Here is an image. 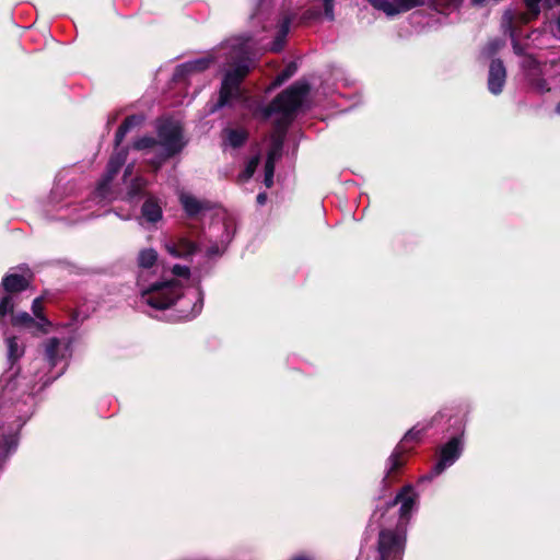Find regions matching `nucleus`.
Here are the masks:
<instances>
[{
  "mask_svg": "<svg viewBox=\"0 0 560 560\" xmlns=\"http://www.w3.org/2000/svg\"><path fill=\"white\" fill-rule=\"evenodd\" d=\"M308 88L303 83H295L283 91L266 109L265 117L277 115V133L272 136V147L268 152L265 164V174L273 175L276 160L281 154L282 132L292 120L294 112L300 107Z\"/></svg>",
  "mask_w": 560,
  "mask_h": 560,
  "instance_id": "nucleus-1",
  "label": "nucleus"
},
{
  "mask_svg": "<svg viewBox=\"0 0 560 560\" xmlns=\"http://www.w3.org/2000/svg\"><path fill=\"white\" fill-rule=\"evenodd\" d=\"M158 137V140L143 137L133 143L136 150L154 154V158L150 159L149 162L155 167H159L163 161L178 153L185 145L182 128L178 122L173 120L166 119L160 122Z\"/></svg>",
  "mask_w": 560,
  "mask_h": 560,
  "instance_id": "nucleus-2",
  "label": "nucleus"
},
{
  "mask_svg": "<svg viewBox=\"0 0 560 560\" xmlns=\"http://www.w3.org/2000/svg\"><path fill=\"white\" fill-rule=\"evenodd\" d=\"M229 47L231 49L230 58L233 62L232 69L226 71L222 81L219 98L220 107L241 96L240 84L250 68L249 60L246 58L249 48L247 42L236 38L231 40Z\"/></svg>",
  "mask_w": 560,
  "mask_h": 560,
  "instance_id": "nucleus-3",
  "label": "nucleus"
},
{
  "mask_svg": "<svg viewBox=\"0 0 560 560\" xmlns=\"http://www.w3.org/2000/svg\"><path fill=\"white\" fill-rule=\"evenodd\" d=\"M141 287V301L155 310H165L172 306L182 295V283L179 280L156 282L145 287L142 276H139Z\"/></svg>",
  "mask_w": 560,
  "mask_h": 560,
  "instance_id": "nucleus-4",
  "label": "nucleus"
},
{
  "mask_svg": "<svg viewBox=\"0 0 560 560\" xmlns=\"http://www.w3.org/2000/svg\"><path fill=\"white\" fill-rule=\"evenodd\" d=\"M405 542V534L382 530L378 537L380 560H402Z\"/></svg>",
  "mask_w": 560,
  "mask_h": 560,
  "instance_id": "nucleus-5",
  "label": "nucleus"
},
{
  "mask_svg": "<svg viewBox=\"0 0 560 560\" xmlns=\"http://www.w3.org/2000/svg\"><path fill=\"white\" fill-rule=\"evenodd\" d=\"M462 453V442L458 438H453L447 442L441 450V456L439 462L435 464L429 476L424 478L431 480L435 476L440 475L446 467L454 464Z\"/></svg>",
  "mask_w": 560,
  "mask_h": 560,
  "instance_id": "nucleus-6",
  "label": "nucleus"
},
{
  "mask_svg": "<svg viewBox=\"0 0 560 560\" xmlns=\"http://www.w3.org/2000/svg\"><path fill=\"white\" fill-rule=\"evenodd\" d=\"M126 161V153L118 152L114 154L107 165V173L102 182L98 184L94 195L100 200H108V184L112 178L118 173L119 168Z\"/></svg>",
  "mask_w": 560,
  "mask_h": 560,
  "instance_id": "nucleus-7",
  "label": "nucleus"
},
{
  "mask_svg": "<svg viewBox=\"0 0 560 560\" xmlns=\"http://www.w3.org/2000/svg\"><path fill=\"white\" fill-rule=\"evenodd\" d=\"M506 72L501 60H493L489 69L488 88L492 94L502 92L505 83Z\"/></svg>",
  "mask_w": 560,
  "mask_h": 560,
  "instance_id": "nucleus-8",
  "label": "nucleus"
},
{
  "mask_svg": "<svg viewBox=\"0 0 560 560\" xmlns=\"http://www.w3.org/2000/svg\"><path fill=\"white\" fill-rule=\"evenodd\" d=\"M416 493L411 486H406L396 495L395 500L389 504L390 506L400 503V517L408 518L410 512L416 505Z\"/></svg>",
  "mask_w": 560,
  "mask_h": 560,
  "instance_id": "nucleus-9",
  "label": "nucleus"
},
{
  "mask_svg": "<svg viewBox=\"0 0 560 560\" xmlns=\"http://www.w3.org/2000/svg\"><path fill=\"white\" fill-rule=\"evenodd\" d=\"M420 434H421V430H418L416 427L410 429L405 434V436L401 441V444L396 447V450L393 452V454L388 458V464H389L388 474L394 472L395 470H397L399 467L402 466V460H401V455L404 452L402 444L407 443L409 441H412V440H417Z\"/></svg>",
  "mask_w": 560,
  "mask_h": 560,
  "instance_id": "nucleus-10",
  "label": "nucleus"
},
{
  "mask_svg": "<svg viewBox=\"0 0 560 560\" xmlns=\"http://www.w3.org/2000/svg\"><path fill=\"white\" fill-rule=\"evenodd\" d=\"M31 279H32L31 273L27 277L22 276V275L11 273L3 278L2 287L9 293L21 292L30 285Z\"/></svg>",
  "mask_w": 560,
  "mask_h": 560,
  "instance_id": "nucleus-11",
  "label": "nucleus"
},
{
  "mask_svg": "<svg viewBox=\"0 0 560 560\" xmlns=\"http://www.w3.org/2000/svg\"><path fill=\"white\" fill-rule=\"evenodd\" d=\"M166 250L174 257H187L196 250L192 242L180 238L177 242L166 244Z\"/></svg>",
  "mask_w": 560,
  "mask_h": 560,
  "instance_id": "nucleus-12",
  "label": "nucleus"
},
{
  "mask_svg": "<svg viewBox=\"0 0 560 560\" xmlns=\"http://www.w3.org/2000/svg\"><path fill=\"white\" fill-rule=\"evenodd\" d=\"M142 215L152 223L162 218V209L154 198L150 197L145 200L142 206Z\"/></svg>",
  "mask_w": 560,
  "mask_h": 560,
  "instance_id": "nucleus-13",
  "label": "nucleus"
},
{
  "mask_svg": "<svg viewBox=\"0 0 560 560\" xmlns=\"http://www.w3.org/2000/svg\"><path fill=\"white\" fill-rule=\"evenodd\" d=\"M179 200H180L183 208L189 215H195L203 209V203L201 201H199L194 196L186 194L184 191H182L179 194Z\"/></svg>",
  "mask_w": 560,
  "mask_h": 560,
  "instance_id": "nucleus-14",
  "label": "nucleus"
},
{
  "mask_svg": "<svg viewBox=\"0 0 560 560\" xmlns=\"http://www.w3.org/2000/svg\"><path fill=\"white\" fill-rule=\"evenodd\" d=\"M370 3L380 11H383L386 15L393 16L404 10H400V4L398 0H370Z\"/></svg>",
  "mask_w": 560,
  "mask_h": 560,
  "instance_id": "nucleus-15",
  "label": "nucleus"
},
{
  "mask_svg": "<svg viewBox=\"0 0 560 560\" xmlns=\"http://www.w3.org/2000/svg\"><path fill=\"white\" fill-rule=\"evenodd\" d=\"M158 260V253L152 248L140 250L138 255V265L141 268L140 276L143 277V272L155 266Z\"/></svg>",
  "mask_w": 560,
  "mask_h": 560,
  "instance_id": "nucleus-16",
  "label": "nucleus"
},
{
  "mask_svg": "<svg viewBox=\"0 0 560 560\" xmlns=\"http://www.w3.org/2000/svg\"><path fill=\"white\" fill-rule=\"evenodd\" d=\"M32 311L36 316L37 320V329L43 332H47V327L50 326V322L44 315V306H43V298H36L32 304Z\"/></svg>",
  "mask_w": 560,
  "mask_h": 560,
  "instance_id": "nucleus-17",
  "label": "nucleus"
},
{
  "mask_svg": "<svg viewBox=\"0 0 560 560\" xmlns=\"http://www.w3.org/2000/svg\"><path fill=\"white\" fill-rule=\"evenodd\" d=\"M142 122V117L132 115L125 119V121L121 124V126L118 128L116 132V144L119 145V143L124 140L127 132L135 126L140 125Z\"/></svg>",
  "mask_w": 560,
  "mask_h": 560,
  "instance_id": "nucleus-18",
  "label": "nucleus"
},
{
  "mask_svg": "<svg viewBox=\"0 0 560 560\" xmlns=\"http://www.w3.org/2000/svg\"><path fill=\"white\" fill-rule=\"evenodd\" d=\"M211 58H200L194 61L186 62L177 68L178 72H197L207 69L211 62Z\"/></svg>",
  "mask_w": 560,
  "mask_h": 560,
  "instance_id": "nucleus-19",
  "label": "nucleus"
},
{
  "mask_svg": "<svg viewBox=\"0 0 560 560\" xmlns=\"http://www.w3.org/2000/svg\"><path fill=\"white\" fill-rule=\"evenodd\" d=\"M225 136L230 145L234 148L242 145L247 139V132L244 129H229Z\"/></svg>",
  "mask_w": 560,
  "mask_h": 560,
  "instance_id": "nucleus-20",
  "label": "nucleus"
},
{
  "mask_svg": "<svg viewBox=\"0 0 560 560\" xmlns=\"http://www.w3.org/2000/svg\"><path fill=\"white\" fill-rule=\"evenodd\" d=\"M524 2L527 11L524 14H522V21L524 23H528L529 21L538 16L540 12V0H524Z\"/></svg>",
  "mask_w": 560,
  "mask_h": 560,
  "instance_id": "nucleus-21",
  "label": "nucleus"
},
{
  "mask_svg": "<svg viewBox=\"0 0 560 560\" xmlns=\"http://www.w3.org/2000/svg\"><path fill=\"white\" fill-rule=\"evenodd\" d=\"M12 325L25 326V327H37V322L26 312L19 313L12 316Z\"/></svg>",
  "mask_w": 560,
  "mask_h": 560,
  "instance_id": "nucleus-22",
  "label": "nucleus"
},
{
  "mask_svg": "<svg viewBox=\"0 0 560 560\" xmlns=\"http://www.w3.org/2000/svg\"><path fill=\"white\" fill-rule=\"evenodd\" d=\"M59 348V340L56 338L50 339L46 345V357L51 364L57 362V352Z\"/></svg>",
  "mask_w": 560,
  "mask_h": 560,
  "instance_id": "nucleus-23",
  "label": "nucleus"
},
{
  "mask_svg": "<svg viewBox=\"0 0 560 560\" xmlns=\"http://www.w3.org/2000/svg\"><path fill=\"white\" fill-rule=\"evenodd\" d=\"M463 0H434L435 7L442 12L453 11L459 7Z\"/></svg>",
  "mask_w": 560,
  "mask_h": 560,
  "instance_id": "nucleus-24",
  "label": "nucleus"
},
{
  "mask_svg": "<svg viewBox=\"0 0 560 560\" xmlns=\"http://www.w3.org/2000/svg\"><path fill=\"white\" fill-rule=\"evenodd\" d=\"M13 312V301L10 295H4L0 299V323L3 317Z\"/></svg>",
  "mask_w": 560,
  "mask_h": 560,
  "instance_id": "nucleus-25",
  "label": "nucleus"
},
{
  "mask_svg": "<svg viewBox=\"0 0 560 560\" xmlns=\"http://www.w3.org/2000/svg\"><path fill=\"white\" fill-rule=\"evenodd\" d=\"M258 164H259V158L258 156L252 158L248 161L243 174L241 175L242 179L243 180L249 179L254 175Z\"/></svg>",
  "mask_w": 560,
  "mask_h": 560,
  "instance_id": "nucleus-26",
  "label": "nucleus"
},
{
  "mask_svg": "<svg viewBox=\"0 0 560 560\" xmlns=\"http://www.w3.org/2000/svg\"><path fill=\"white\" fill-rule=\"evenodd\" d=\"M8 349H9V358L11 360L19 359L23 353V350L19 347L16 338H14V337L8 339Z\"/></svg>",
  "mask_w": 560,
  "mask_h": 560,
  "instance_id": "nucleus-27",
  "label": "nucleus"
},
{
  "mask_svg": "<svg viewBox=\"0 0 560 560\" xmlns=\"http://www.w3.org/2000/svg\"><path fill=\"white\" fill-rule=\"evenodd\" d=\"M147 185V182L143 179V178H136L132 184H131V187H130V190H129V197L130 198H133L135 196H137Z\"/></svg>",
  "mask_w": 560,
  "mask_h": 560,
  "instance_id": "nucleus-28",
  "label": "nucleus"
},
{
  "mask_svg": "<svg viewBox=\"0 0 560 560\" xmlns=\"http://www.w3.org/2000/svg\"><path fill=\"white\" fill-rule=\"evenodd\" d=\"M289 28V23L285 22L281 27V36H279L275 43L272 44L271 50L279 51L283 45V37L287 35Z\"/></svg>",
  "mask_w": 560,
  "mask_h": 560,
  "instance_id": "nucleus-29",
  "label": "nucleus"
},
{
  "mask_svg": "<svg viewBox=\"0 0 560 560\" xmlns=\"http://www.w3.org/2000/svg\"><path fill=\"white\" fill-rule=\"evenodd\" d=\"M296 71V66L294 63L289 65L277 78V83L280 84L288 80L291 75Z\"/></svg>",
  "mask_w": 560,
  "mask_h": 560,
  "instance_id": "nucleus-30",
  "label": "nucleus"
},
{
  "mask_svg": "<svg viewBox=\"0 0 560 560\" xmlns=\"http://www.w3.org/2000/svg\"><path fill=\"white\" fill-rule=\"evenodd\" d=\"M172 272L174 276L178 278H183L187 280L189 278L190 271L189 268L186 266L175 265L172 269Z\"/></svg>",
  "mask_w": 560,
  "mask_h": 560,
  "instance_id": "nucleus-31",
  "label": "nucleus"
},
{
  "mask_svg": "<svg viewBox=\"0 0 560 560\" xmlns=\"http://www.w3.org/2000/svg\"><path fill=\"white\" fill-rule=\"evenodd\" d=\"M400 4V10L408 11L417 5H421L423 0H398Z\"/></svg>",
  "mask_w": 560,
  "mask_h": 560,
  "instance_id": "nucleus-32",
  "label": "nucleus"
},
{
  "mask_svg": "<svg viewBox=\"0 0 560 560\" xmlns=\"http://www.w3.org/2000/svg\"><path fill=\"white\" fill-rule=\"evenodd\" d=\"M530 82L533 86L540 93H544L546 91H549V88L547 86V82L544 79H534L530 78Z\"/></svg>",
  "mask_w": 560,
  "mask_h": 560,
  "instance_id": "nucleus-33",
  "label": "nucleus"
},
{
  "mask_svg": "<svg viewBox=\"0 0 560 560\" xmlns=\"http://www.w3.org/2000/svg\"><path fill=\"white\" fill-rule=\"evenodd\" d=\"M325 16L334 20V0H323Z\"/></svg>",
  "mask_w": 560,
  "mask_h": 560,
  "instance_id": "nucleus-34",
  "label": "nucleus"
},
{
  "mask_svg": "<svg viewBox=\"0 0 560 560\" xmlns=\"http://www.w3.org/2000/svg\"><path fill=\"white\" fill-rule=\"evenodd\" d=\"M503 46V43L501 40H493L489 43L487 47L488 56L493 55L497 52L501 47Z\"/></svg>",
  "mask_w": 560,
  "mask_h": 560,
  "instance_id": "nucleus-35",
  "label": "nucleus"
},
{
  "mask_svg": "<svg viewBox=\"0 0 560 560\" xmlns=\"http://www.w3.org/2000/svg\"><path fill=\"white\" fill-rule=\"evenodd\" d=\"M200 310H201V304L195 303L194 308L191 311V315L186 314V315H184V317H186V318L194 317L200 312Z\"/></svg>",
  "mask_w": 560,
  "mask_h": 560,
  "instance_id": "nucleus-36",
  "label": "nucleus"
},
{
  "mask_svg": "<svg viewBox=\"0 0 560 560\" xmlns=\"http://www.w3.org/2000/svg\"><path fill=\"white\" fill-rule=\"evenodd\" d=\"M273 184V175L265 174V185L271 187Z\"/></svg>",
  "mask_w": 560,
  "mask_h": 560,
  "instance_id": "nucleus-37",
  "label": "nucleus"
},
{
  "mask_svg": "<svg viewBox=\"0 0 560 560\" xmlns=\"http://www.w3.org/2000/svg\"><path fill=\"white\" fill-rule=\"evenodd\" d=\"M267 200V195L265 192H260L258 196H257V202L259 205H264Z\"/></svg>",
  "mask_w": 560,
  "mask_h": 560,
  "instance_id": "nucleus-38",
  "label": "nucleus"
},
{
  "mask_svg": "<svg viewBox=\"0 0 560 560\" xmlns=\"http://www.w3.org/2000/svg\"><path fill=\"white\" fill-rule=\"evenodd\" d=\"M486 2V0H471V3L476 7H481Z\"/></svg>",
  "mask_w": 560,
  "mask_h": 560,
  "instance_id": "nucleus-39",
  "label": "nucleus"
},
{
  "mask_svg": "<svg viewBox=\"0 0 560 560\" xmlns=\"http://www.w3.org/2000/svg\"><path fill=\"white\" fill-rule=\"evenodd\" d=\"M291 560H312L311 558L306 557V556H296L294 558H292Z\"/></svg>",
  "mask_w": 560,
  "mask_h": 560,
  "instance_id": "nucleus-40",
  "label": "nucleus"
},
{
  "mask_svg": "<svg viewBox=\"0 0 560 560\" xmlns=\"http://www.w3.org/2000/svg\"><path fill=\"white\" fill-rule=\"evenodd\" d=\"M526 62L528 65H535L536 63V61L534 59H532V58L526 59Z\"/></svg>",
  "mask_w": 560,
  "mask_h": 560,
  "instance_id": "nucleus-41",
  "label": "nucleus"
},
{
  "mask_svg": "<svg viewBox=\"0 0 560 560\" xmlns=\"http://www.w3.org/2000/svg\"><path fill=\"white\" fill-rule=\"evenodd\" d=\"M557 25H558V30H559V32H560V16H559V18H558V20H557Z\"/></svg>",
  "mask_w": 560,
  "mask_h": 560,
  "instance_id": "nucleus-42",
  "label": "nucleus"
},
{
  "mask_svg": "<svg viewBox=\"0 0 560 560\" xmlns=\"http://www.w3.org/2000/svg\"><path fill=\"white\" fill-rule=\"evenodd\" d=\"M556 112H557L558 114H560V103L557 105V107H556Z\"/></svg>",
  "mask_w": 560,
  "mask_h": 560,
  "instance_id": "nucleus-43",
  "label": "nucleus"
},
{
  "mask_svg": "<svg viewBox=\"0 0 560 560\" xmlns=\"http://www.w3.org/2000/svg\"><path fill=\"white\" fill-rule=\"evenodd\" d=\"M560 2V0H558Z\"/></svg>",
  "mask_w": 560,
  "mask_h": 560,
  "instance_id": "nucleus-44",
  "label": "nucleus"
}]
</instances>
